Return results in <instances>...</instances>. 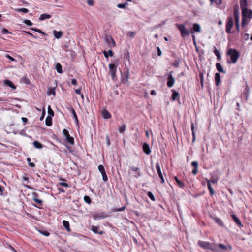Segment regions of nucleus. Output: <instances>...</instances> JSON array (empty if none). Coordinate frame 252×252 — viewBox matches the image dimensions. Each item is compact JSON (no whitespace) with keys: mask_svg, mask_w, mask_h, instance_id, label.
<instances>
[{"mask_svg":"<svg viewBox=\"0 0 252 252\" xmlns=\"http://www.w3.org/2000/svg\"><path fill=\"white\" fill-rule=\"evenodd\" d=\"M227 55L230 57V60H227V63L228 64L235 63L240 56L239 52L235 49L229 48L227 52Z\"/></svg>","mask_w":252,"mask_h":252,"instance_id":"obj_1","label":"nucleus"},{"mask_svg":"<svg viewBox=\"0 0 252 252\" xmlns=\"http://www.w3.org/2000/svg\"><path fill=\"white\" fill-rule=\"evenodd\" d=\"M198 245L206 249L210 250L212 251L218 252V245L215 243H210L209 242L199 241L198 242Z\"/></svg>","mask_w":252,"mask_h":252,"instance_id":"obj_2","label":"nucleus"},{"mask_svg":"<svg viewBox=\"0 0 252 252\" xmlns=\"http://www.w3.org/2000/svg\"><path fill=\"white\" fill-rule=\"evenodd\" d=\"M233 15L235 19V28L237 32H238L240 31L239 25V11L238 6L236 5L234 6L233 8Z\"/></svg>","mask_w":252,"mask_h":252,"instance_id":"obj_3","label":"nucleus"},{"mask_svg":"<svg viewBox=\"0 0 252 252\" xmlns=\"http://www.w3.org/2000/svg\"><path fill=\"white\" fill-rule=\"evenodd\" d=\"M176 26L181 32L182 37L184 38L186 36L189 35L191 32L187 29L185 26L183 24H177Z\"/></svg>","mask_w":252,"mask_h":252,"instance_id":"obj_4","label":"nucleus"},{"mask_svg":"<svg viewBox=\"0 0 252 252\" xmlns=\"http://www.w3.org/2000/svg\"><path fill=\"white\" fill-rule=\"evenodd\" d=\"M234 26V19L232 16L228 17L226 24V32L227 33H232L233 32L231 29Z\"/></svg>","mask_w":252,"mask_h":252,"instance_id":"obj_5","label":"nucleus"},{"mask_svg":"<svg viewBox=\"0 0 252 252\" xmlns=\"http://www.w3.org/2000/svg\"><path fill=\"white\" fill-rule=\"evenodd\" d=\"M63 136L65 137V140L67 142L71 145L74 144V141L73 137L70 136L68 131L66 129H63Z\"/></svg>","mask_w":252,"mask_h":252,"instance_id":"obj_6","label":"nucleus"},{"mask_svg":"<svg viewBox=\"0 0 252 252\" xmlns=\"http://www.w3.org/2000/svg\"><path fill=\"white\" fill-rule=\"evenodd\" d=\"M109 73L111 74V77L113 80L115 79L117 66L113 63L109 64Z\"/></svg>","mask_w":252,"mask_h":252,"instance_id":"obj_7","label":"nucleus"},{"mask_svg":"<svg viewBox=\"0 0 252 252\" xmlns=\"http://www.w3.org/2000/svg\"><path fill=\"white\" fill-rule=\"evenodd\" d=\"M156 168L157 171V172L158 173V175L159 178L161 179V183H164V179L163 175L162 174V172H161V169H160L159 163L158 162L156 163Z\"/></svg>","mask_w":252,"mask_h":252,"instance_id":"obj_8","label":"nucleus"},{"mask_svg":"<svg viewBox=\"0 0 252 252\" xmlns=\"http://www.w3.org/2000/svg\"><path fill=\"white\" fill-rule=\"evenodd\" d=\"M175 83V79L171 74H170L167 77V85L168 87H172Z\"/></svg>","mask_w":252,"mask_h":252,"instance_id":"obj_9","label":"nucleus"},{"mask_svg":"<svg viewBox=\"0 0 252 252\" xmlns=\"http://www.w3.org/2000/svg\"><path fill=\"white\" fill-rule=\"evenodd\" d=\"M33 200L39 206H42L43 201L41 199H39L38 194L36 192H33L32 193Z\"/></svg>","mask_w":252,"mask_h":252,"instance_id":"obj_10","label":"nucleus"},{"mask_svg":"<svg viewBox=\"0 0 252 252\" xmlns=\"http://www.w3.org/2000/svg\"><path fill=\"white\" fill-rule=\"evenodd\" d=\"M242 9V17H245L247 18H251V14L252 12L251 11L248 10L247 8H243Z\"/></svg>","mask_w":252,"mask_h":252,"instance_id":"obj_11","label":"nucleus"},{"mask_svg":"<svg viewBox=\"0 0 252 252\" xmlns=\"http://www.w3.org/2000/svg\"><path fill=\"white\" fill-rule=\"evenodd\" d=\"M106 41L110 47H114L115 46V42L114 40L111 37L106 38Z\"/></svg>","mask_w":252,"mask_h":252,"instance_id":"obj_12","label":"nucleus"},{"mask_svg":"<svg viewBox=\"0 0 252 252\" xmlns=\"http://www.w3.org/2000/svg\"><path fill=\"white\" fill-rule=\"evenodd\" d=\"M201 32V28L200 25L198 23H194L193 25L192 30L191 31V33H193L194 32Z\"/></svg>","mask_w":252,"mask_h":252,"instance_id":"obj_13","label":"nucleus"},{"mask_svg":"<svg viewBox=\"0 0 252 252\" xmlns=\"http://www.w3.org/2000/svg\"><path fill=\"white\" fill-rule=\"evenodd\" d=\"M231 217L233 219L234 221L237 224V225L239 227H241L243 226L241 220L240 219L234 214H232Z\"/></svg>","mask_w":252,"mask_h":252,"instance_id":"obj_14","label":"nucleus"},{"mask_svg":"<svg viewBox=\"0 0 252 252\" xmlns=\"http://www.w3.org/2000/svg\"><path fill=\"white\" fill-rule=\"evenodd\" d=\"M142 147L143 150L145 154H146L147 155H149L150 154L151 151L148 144L144 143Z\"/></svg>","mask_w":252,"mask_h":252,"instance_id":"obj_15","label":"nucleus"},{"mask_svg":"<svg viewBox=\"0 0 252 252\" xmlns=\"http://www.w3.org/2000/svg\"><path fill=\"white\" fill-rule=\"evenodd\" d=\"M102 117L104 119H108L111 118V115L106 109H104L102 111Z\"/></svg>","mask_w":252,"mask_h":252,"instance_id":"obj_16","label":"nucleus"},{"mask_svg":"<svg viewBox=\"0 0 252 252\" xmlns=\"http://www.w3.org/2000/svg\"><path fill=\"white\" fill-rule=\"evenodd\" d=\"M99 227L98 226H92L91 230L94 232L95 234H99L100 235H102L104 233V232L101 230H98Z\"/></svg>","mask_w":252,"mask_h":252,"instance_id":"obj_17","label":"nucleus"},{"mask_svg":"<svg viewBox=\"0 0 252 252\" xmlns=\"http://www.w3.org/2000/svg\"><path fill=\"white\" fill-rule=\"evenodd\" d=\"M53 33L55 37L57 39L61 38L63 34V33L62 31H57L56 30H54L53 31Z\"/></svg>","mask_w":252,"mask_h":252,"instance_id":"obj_18","label":"nucleus"},{"mask_svg":"<svg viewBox=\"0 0 252 252\" xmlns=\"http://www.w3.org/2000/svg\"><path fill=\"white\" fill-rule=\"evenodd\" d=\"M249 97V91L248 89V86H246L245 88V90L244 91L243 95H242V98L244 99L245 101H247L248 100Z\"/></svg>","mask_w":252,"mask_h":252,"instance_id":"obj_19","label":"nucleus"},{"mask_svg":"<svg viewBox=\"0 0 252 252\" xmlns=\"http://www.w3.org/2000/svg\"><path fill=\"white\" fill-rule=\"evenodd\" d=\"M55 87L49 88L47 92V94L48 96L53 94V96L55 95Z\"/></svg>","mask_w":252,"mask_h":252,"instance_id":"obj_20","label":"nucleus"},{"mask_svg":"<svg viewBox=\"0 0 252 252\" xmlns=\"http://www.w3.org/2000/svg\"><path fill=\"white\" fill-rule=\"evenodd\" d=\"M130 168H131V170L137 172V175H136L135 176L136 178H137L141 176V175L140 172V169L138 167L132 166V167H130Z\"/></svg>","mask_w":252,"mask_h":252,"instance_id":"obj_21","label":"nucleus"},{"mask_svg":"<svg viewBox=\"0 0 252 252\" xmlns=\"http://www.w3.org/2000/svg\"><path fill=\"white\" fill-rule=\"evenodd\" d=\"M51 17V15L48 14H42L39 17V20L41 21L44 20L45 19H50Z\"/></svg>","mask_w":252,"mask_h":252,"instance_id":"obj_22","label":"nucleus"},{"mask_svg":"<svg viewBox=\"0 0 252 252\" xmlns=\"http://www.w3.org/2000/svg\"><path fill=\"white\" fill-rule=\"evenodd\" d=\"M215 79L216 86H218L220 82V76L219 73H215Z\"/></svg>","mask_w":252,"mask_h":252,"instance_id":"obj_23","label":"nucleus"},{"mask_svg":"<svg viewBox=\"0 0 252 252\" xmlns=\"http://www.w3.org/2000/svg\"><path fill=\"white\" fill-rule=\"evenodd\" d=\"M45 123L46 126H50L52 124V116H48L45 120Z\"/></svg>","mask_w":252,"mask_h":252,"instance_id":"obj_24","label":"nucleus"},{"mask_svg":"<svg viewBox=\"0 0 252 252\" xmlns=\"http://www.w3.org/2000/svg\"><path fill=\"white\" fill-rule=\"evenodd\" d=\"M4 83L5 85L9 86V87L13 89H16V87L15 85L12 83V82L9 80H5L4 81Z\"/></svg>","mask_w":252,"mask_h":252,"instance_id":"obj_25","label":"nucleus"},{"mask_svg":"<svg viewBox=\"0 0 252 252\" xmlns=\"http://www.w3.org/2000/svg\"><path fill=\"white\" fill-rule=\"evenodd\" d=\"M216 68H217V70L219 72H222V73H226V71L223 70L222 66H221V65L220 63H217L216 64Z\"/></svg>","mask_w":252,"mask_h":252,"instance_id":"obj_26","label":"nucleus"},{"mask_svg":"<svg viewBox=\"0 0 252 252\" xmlns=\"http://www.w3.org/2000/svg\"><path fill=\"white\" fill-rule=\"evenodd\" d=\"M63 226L65 228V229H66V230L68 232H70L71 231L70 226H69V223L68 221L63 220Z\"/></svg>","mask_w":252,"mask_h":252,"instance_id":"obj_27","label":"nucleus"},{"mask_svg":"<svg viewBox=\"0 0 252 252\" xmlns=\"http://www.w3.org/2000/svg\"><path fill=\"white\" fill-rule=\"evenodd\" d=\"M34 147L36 149H41L43 147L42 144L38 141H34L33 142Z\"/></svg>","mask_w":252,"mask_h":252,"instance_id":"obj_28","label":"nucleus"},{"mask_svg":"<svg viewBox=\"0 0 252 252\" xmlns=\"http://www.w3.org/2000/svg\"><path fill=\"white\" fill-rule=\"evenodd\" d=\"M55 68L58 73L60 74L63 73L62 66L60 63H57L56 64Z\"/></svg>","mask_w":252,"mask_h":252,"instance_id":"obj_29","label":"nucleus"},{"mask_svg":"<svg viewBox=\"0 0 252 252\" xmlns=\"http://www.w3.org/2000/svg\"><path fill=\"white\" fill-rule=\"evenodd\" d=\"M103 54L105 58H108L109 56L110 57L113 56V53L111 50H109L108 51H104Z\"/></svg>","mask_w":252,"mask_h":252,"instance_id":"obj_30","label":"nucleus"},{"mask_svg":"<svg viewBox=\"0 0 252 252\" xmlns=\"http://www.w3.org/2000/svg\"><path fill=\"white\" fill-rule=\"evenodd\" d=\"M240 6L241 9L247 8V0H240Z\"/></svg>","mask_w":252,"mask_h":252,"instance_id":"obj_31","label":"nucleus"},{"mask_svg":"<svg viewBox=\"0 0 252 252\" xmlns=\"http://www.w3.org/2000/svg\"><path fill=\"white\" fill-rule=\"evenodd\" d=\"M207 187L209 190L210 193L211 195H213L215 194V192L213 189L212 185L209 183H207Z\"/></svg>","mask_w":252,"mask_h":252,"instance_id":"obj_32","label":"nucleus"},{"mask_svg":"<svg viewBox=\"0 0 252 252\" xmlns=\"http://www.w3.org/2000/svg\"><path fill=\"white\" fill-rule=\"evenodd\" d=\"M191 132H192V135L193 137L192 141L194 142L195 140V134L194 132V124L193 123H191Z\"/></svg>","mask_w":252,"mask_h":252,"instance_id":"obj_33","label":"nucleus"},{"mask_svg":"<svg viewBox=\"0 0 252 252\" xmlns=\"http://www.w3.org/2000/svg\"><path fill=\"white\" fill-rule=\"evenodd\" d=\"M174 179L177 183L179 187H180V188H183V187H184V184L181 181H180L177 177H175Z\"/></svg>","mask_w":252,"mask_h":252,"instance_id":"obj_34","label":"nucleus"},{"mask_svg":"<svg viewBox=\"0 0 252 252\" xmlns=\"http://www.w3.org/2000/svg\"><path fill=\"white\" fill-rule=\"evenodd\" d=\"M70 110H71V113L73 115V118L75 119L76 122L77 123H78V120L77 116V114H76V113L75 110L73 108H71Z\"/></svg>","mask_w":252,"mask_h":252,"instance_id":"obj_35","label":"nucleus"},{"mask_svg":"<svg viewBox=\"0 0 252 252\" xmlns=\"http://www.w3.org/2000/svg\"><path fill=\"white\" fill-rule=\"evenodd\" d=\"M126 129V125L125 124H122L119 128V132L120 133H123Z\"/></svg>","mask_w":252,"mask_h":252,"instance_id":"obj_36","label":"nucleus"},{"mask_svg":"<svg viewBox=\"0 0 252 252\" xmlns=\"http://www.w3.org/2000/svg\"><path fill=\"white\" fill-rule=\"evenodd\" d=\"M179 96V94L175 91H173L172 94V99L173 100H175L176 98Z\"/></svg>","mask_w":252,"mask_h":252,"instance_id":"obj_37","label":"nucleus"},{"mask_svg":"<svg viewBox=\"0 0 252 252\" xmlns=\"http://www.w3.org/2000/svg\"><path fill=\"white\" fill-rule=\"evenodd\" d=\"M212 4L214 3L217 5H220L222 3L221 0H210Z\"/></svg>","mask_w":252,"mask_h":252,"instance_id":"obj_38","label":"nucleus"},{"mask_svg":"<svg viewBox=\"0 0 252 252\" xmlns=\"http://www.w3.org/2000/svg\"><path fill=\"white\" fill-rule=\"evenodd\" d=\"M215 222L218 223L220 226H223L224 224L222 220L218 218H215L214 219Z\"/></svg>","mask_w":252,"mask_h":252,"instance_id":"obj_39","label":"nucleus"},{"mask_svg":"<svg viewBox=\"0 0 252 252\" xmlns=\"http://www.w3.org/2000/svg\"><path fill=\"white\" fill-rule=\"evenodd\" d=\"M15 11L18 12H23L25 13H28L29 11L28 9L25 8L17 9L15 10Z\"/></svg>","mask_w":252,"mask_h":252,"instance_id":"obj_40","label":"nucleus"},{"mask_svg":"<svg viewBox=\"0 0 252 252\" xmlns=\"http://www.w3.org/2000/svg\"><path fill=\"white\" fill-rule=\"evenodd\" d=\"M206 180L207 181V183H209L211 184V183L216 184L218 182V179H216V178H213L211 180H208L207 179H206Z\"/></svg>","mask_w":252,"mask_h":252,"instance_id":"obj_41","label":"nucleus"},{"mask_svg":"<svg viewBox=\"0 0 252 252\" xmlns=\"http://www.w3.org/2000/svg\"><path fill=\"white\" fill-rule=\"evenodd\" d=\"M128 5L127 2H125L124 3H119L117 5V7L119 8H123L125 9L126 8V5Z\"/></svg>","mask_w":252,"mask_h":252,"instance_id":"obj_42","label":"nucleus"},{"mask_svg":"<svg viewBox=\"0 0 252 252\" xmlns=\"http://www.w3.org/2000/svg\"><path fill=\"white\" fill-rule=\"evenodd\" d=\"M247 18L245 17H242V27H244L248 22Z\"/></svg>","mask_w":252,"mask_h":252,"instance_id":"obj_43","label":"nucleus"},{"mask_svg":"<svg viewBox=\"0 0 252 252\" xmlns=\"http://www.w3.org/2000/svg\"><path fill=\"white\" fill-rule=\"evenodd\" d=\"M84 200L86 203H87L89 204L91 203V199L89 196L85 195L84 197Z\"/></svg>","mask_w":252,"mask_h":252,"instance_id":"obj_44","label":"nucleus"},{"mask_svg":"<svg viewBox=\"0 0 252 252\" xmlns=\"http://www.w3.org/2000/svg\"><path fill=\"white\" fill-rule=\"evenodd\" d=\"M27 160L28 162V165L29 166L31 167H34L35 165L34 163L33 162H31V158H27Z\"/></svg>","mask_w":252,"mask_h":252,"instance_id":"obj_45","label":"nucleus"},{"mask_svg":"<svg viewBox=\"0 0 252 252\" xmlns=\"http://www.w3.org/2000/svg\"><path fill=\"white\" fill-rule=\"evenodd\" d=\"M199 78L200 80V83L201 87H203V81H204V77H203V74L202 73H199Z\"/></svg>","mask_w":252,"mask_h":252,"instance_id":"obj_46","label":"nucleus"},{"mask_svg":"<svg viewBox=\"0 0 252 252\" xmlns=\"http://www.w3.org/2000/svg\"><path fill=\"white\" fill-rule=\"evenodd\" d=\"M147 195L148 196V197L153 201H155V198L154 196V195L153 194V193L150 192V191H149L147 193Z\"/></svg>","mask_w":252,"mask_h":252,"instance_id":"obj_47","label":"nucleus"},{"mask_svg":"<svg viewBox=\"0 0 252 252\" xmlns=\"http://www.w3.org/2000/svg\"><path fill=\"white\" fill-rule=\"evenodd\" d=\"M214 52L215 55L217 56V58L219 60L220 59L221 56L219 51L217 49L215 48Z\"/></svg>","mask_w":252,"mask_h":252,"instance_id":"obj_48","label":"nucleus"},{"mask_svg":"<svg viewBox=\"0 0 252 252\" xmlns=\"http://www.w3.org/2000/svg\"><path fill=\"white\" fill-rule=\"evenodd\" d=\"M98 168L101 174L105 172L104 167L102 165H99Z\"/></svg>","mask_w":252,"mask_h":252,"instance_id":"obj_49","label":"nucleus"},{"mask_svg":"<svg viewBox=\"0 0 252 252\" xmlns=\"http://www.w3.org/2000/svg\"><path fill=\"white\" fill-rule=\"evenodd\" d=\"M218 249L219 248H221L224 250H227V246L223 245L222 244H219V245L218 246Z\"/></svg>","mask_w":252,"mask_h":252,"instance_id":"obj_50","label":"nucleus"},{"mask_svg":"<svg viewBox=\"0 0 252 252\" xmlns=\"http://www.w3.org/2000/svg\"><path fill=\"white\" fill-rule=\"evenodd\" d=\"M136 34L135 32H129L127 33V36L129 37H133Z\"/></svg>","mask_w":252,"mask_h":252,"instance_id":"obj_51","label":"nucleus"},{"mask_svg":"<svg viewBox=\"0 0 252 252\" xmlns=\"http://www.w3.org/2000/svg\"><path fill=\"white\" fill-rule=\"evenodd\" d=\"M101 175H102V176L103 180L104 182H106L108 180V178H107L106 172L101 173Z\"/></svg>","mask_w":252,"mask_h":252,"instance_id":"obj_52","label":"nucleus"},{"mask_svg":"<svg viewBox=\"0 0 252 252\" xmlns=\"http://www.w3.org/2000/svg\"><path fill=\"white\" fill-rule=\"evenodd\" d=\"M126 208V206H123V207H122L121 208L115 209L114 210V211H115V212H121V211H123L124 210H125Z\"/></svg>","mask_w":252,"mask_h":252,"instance_id":"obj_53","label":"nucleus"},{"mask_svg":"<svg viewBox=\"0 0 252 252\" xmlns=\"http://www.w3.org/2000/svg\"><path fill=\"white\" fill-rule=\"evenodd\" d=\"M48 111L49 114L50 115L49 116H53V115H54V112L53 111V110L51 108L50 106H48Z\"/></svg>","mask_w":252,"mask_h":252,"instance_id":"obj_54","label":"nucleus"},{"mask_svg":"<svg viewBox=\"0 0 252 252\" xmlns=\"http://www.w3.org/2000/svg\"><path fill=\"white\" fill-rule=\"evenodd\" d=\"M81 88H79V89H76L75 90V93L76 94H80L81 96V97L82 98H83V95L82 94H81Z\"/></svg>","mask_w":252,"mask_h":252,"instance_id":"obj_55","label":"nucleus"},{"mask_svg":"<svg viewBox=\"0 0 252 252\" xmlns=\"http://www.w3.org/2000/svg\"><path fill=\"white\" fill-rule=\"evenodd\" d=\"M24 23L29 26H31L32 25V22L29 20H25L24 21Z\"/></svg>","mask_w":252,"mask_h":252,"instance_id":"obj_56","label":"nucleus"},{"mask_svg":"<svg viewBox=\"0 0 252 252\" xmlns=\"http://www.w3.org/2000/svg\"><path fill=\"white\" fill-rule=\"evenodd\" d=\"M191 165L194 168H198V162L197 161H193L191 163Z\"/></svg>","mask_w":252,"mask_h":252,"instance_id":"obj_57","label":"nucleus"},{"mask_svg":"<svg viewBox=\"0 0 252 252\" xmlns=\"http://www.w3.org/2000/svg\"><path fill=\"white\" fill-rule=\"evenodd\" d=\"M59 185L64 187H68V184L65 182H60Z\"/></svg>","mask_w":252,"mask_h":252,"instance_id":"obj_58","label":"nucleus"},{"mask_svg":"<svg viewBox=\"0 0 252 252\" xmlns=\"http://www.w3.org/2000/svg\"><path fill=\"white\" fill-rule=\"evenodd\" d=\"M87 3L90 6H92L94 4V1L93 0H87Z\"/></svg>","mask_w":252,"mask_h":252,"instance_id":"obj_59","label":"nucleus"},{"mask_svg":"<svg viewBox=\"0 0 252 252\" xmlns=\"http://www.w3.org/2000/svg\"><path fill=\"white\" fill-rule=\"evenodd\" d=\"M249 35L248 33H245L243 36V38L245 40H247L249 39Z\"/></svg>","mask_w":252,"mask_h":252,"instance_id":"obj_60","label":"nucleus"},{"mask_svg":"<svg viewBox=\"0 0 252 252\" xmlns=\"http://www.w3.org/2000/svg\"><path fill=\"white\" fill-rule=\"evenodd\" d=\"M179 61H175V63L173 64V66L176 67H178L179 65Z\"/></svg>","mask_w":252,"mask_h":252,"instance_id":"obj_61","label":"nucleus"},{"mask_svg":"<svg viewBox=\"0 0 252 252\" xmlns=\"http://www.w3.org/2000/svg\"><path fill=\"white\" fill-rule=\"evenodd\" d=\"M37 32H38L39 33H40V34H42L44 35H47L46 33H45V32H44L41 30H40L39 29H37Z\"/></svg>","mask_w":252,"mask_h":252,"instance_id":"obj_62","label":"nucleus"},{"mask_svg":"<svg viewBox=\"0 0 252 252\" xmlns=\"http://www.w3.org/2000/svg\"><path fill=\"white\" fill-rule=\"evenodd\" d=\"M24 32L25 33H26V34H29V35H30V36H31L33 37H34V38H37L36 37L34 36V35L33 34H32V33H31V32H27V31H24Z\"/></svg>","mask_w":252,"mask_h":252,"instance_id":"obj_63","label":"nucleus"},{"mask_svg":"<svg viewBox=\"0 0 252 252\" xmlns=\"http://www.w3.org/2000/svg\"><path fill=\"white\" fill-rule=\"evenodd\" d=\"M71 83L74 85H77V80L76 79H72L71 80Z\"/></svg>","mask_w":252,"mask_h":252,"instance_id":"obj_64","label":"nucleus"}]
</instances>
